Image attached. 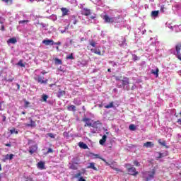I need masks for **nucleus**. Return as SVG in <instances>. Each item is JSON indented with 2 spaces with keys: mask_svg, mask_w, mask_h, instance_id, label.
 I'll list each match as a JSON object with an SVG mask.
<instances>
[{
  "mask_svg": "<svg viewBox=\"0 0 181 181\" xmlns=\"http://www.w3.org/2000/svg\"><path fill=\"white\" fill-rule=\"evenodd\" d=\"M47 135L49 136V138L54 139V134H53V133H48Z\"/></svg>",
  "mask_w": 181,
  "mask_h": 181,
  "instance_id": "obj_43",
  "label": "nucleus"
},
{
  "mask_svg": "<svg viewBox=\"0 0 181 181\" xmlns=\"http://www.w3.org/2000/svg\"><path fill=\"white\" fill-rule=\"evenodd\" d=\"M1 30L2 31L5 30V27L4 25L1 26Z\"/></svg>",
  "mask_w": 181,
  "mask_h": 181,
  "instance_id": "obj_60",
  "label": "nucleus"
},
{
  "mask_svg": "<svg viewBox=\"0 0 181 181\" xmlns=\"http://www.w3.org/2000/svg\"><path fill=\"white\" fill-rule=\"evenodd\" d=\"M55 64H63V62L59 58L54 59Z\"/></svg>",
  "mask_w": 181,
  "mask_h": 181,
  "instance_id": "obj_27",
  "label": "nucleus"
},
{
  "mask_svg": "<svg viewBox=\"0 0 181 181\" xmlns=\"http://www.w3.org/2000/svg\"><path fill=\"white\" fill-rule=\"evenodd\" d=\"M5 146H8L9 148H11V146H12V144H6Z\"/></svg>",
  "mask_w": 181,
  "mask_h": 181,
  "instance_id": "obj_56",
  "label": "nucleus"
},
{
  "mask_svg": "<svg viewBox=\"0 0 181 181\" xmlns=\"http://www.w3.org/2000/svg\"><path fill=\"white\" fill-rule=\"evenodd\" d=\"M156 174V170L153 169L151 171H146L143 173V177L146 180V181L152 180V179L155 178V175Z\"/></svg>",
  "mask_w": 181,
  "mask_h": 181,
  "instance_id": "obj_2",
  "label": "nucleus"
},
{
  "mask_svg": "<svg viewBox=\"0 0 181 181\" xmlns=\"http://www.w3.org/2000/svg\"><path fill=\"white\" fill-rule=\"evenodd\" d=\"M10 133L12 134H18V131L16 130V129L13 128L12 129L10 130Z\"/></svg>",
  "mask_w": 181,
  "mask_h": 181,
  "instance_id": "obj_36",
  "label": "nucleus"
},
{
  "mask_svg": "<svg viewBox=\"0 0 181 181\" xmlns=\"http://www.w3.org/2000/svg\"><path fill=\"white\" fill-rule=\"evenodd\" d=\"M38 83H40V84H47V81L48 80H43V78H42V76H38L37 78Z\"/></svg>",
  "mask_w": 181,
  "mask_h": 181,
  "instance_id": "obj_15",
  "label": "nucleus"
},
{
  "mask_svg": "<svg viewBox=\"0 0 181 181\" xmlns=\"http://www.w3.org/2000/svg\"><path fill=\"white\" fill-rule=\"evenodd\" d=\"M17 42L18 40H16V37L10 38L8 40V43H11L12 45H15V43H16Z\"/></svg>",
  "mask_w": 181,
  "mask_h": 181,
  "instance_id": "obj_22",
  "label": "nucleus"
},
{
  "mask_svg": "<svg viewBox=\"0 0 181 181\" xmlns=\"http://www.w3.org/2000/svg\"><path fill=\"white\" fill-rule=\"evenodd\" d=\"M47 98H49V96L47 95H42V100L45 103L47 101Z\"/></svg>",
  "mask_w": 181,
  "mask_h": 181,
  "instance_id": "obj_37",
  "label": "nucleus"
},
{
  "mask_svg": "<svg viewBox=\"0 0 181 181\" xmlns=\"http://www.w3.org/2000/svg\"><path fill=\"white\" fill-rule=\"evenodd\" d=\"M59 70H60V71H63V69H62V66H60V67L59 68Z\"/></svg>",
  "mask_w": 181,
  "mask_h": 181,
  "instance_id": "obj_63",
  "label": "nucleus"
},
{
  "mask_svg": "<svg viewBox=\"0 0 181 181\" xmlns=\"http://www.w3.org/2000/svg\"><path fill=\"white\" fill-rule=\"evenodd\" d=\"M129 172V175H131L132 176H136L138 175V171H136V169L135 167H132V168H129V170H127Z\"/></svg>",
  "mask_w": 181,
  "mask_h": 181,
  "instance_id": "obj_7",
  "label": "nucleus"
},
{
  "mask_svg": "<svg viewBox=\"0 0 181 181\" xmlns=\"http://www.w3.org/2000/svg\"><path fill=\"white\" fill-rule=\"evenodd\" d=\"M13 0H2V2H5L6 4H10L12 5V2Z\"/></svg>",
  "mask_w": 181,
  "mask_h": 181,
  "instance_id": "obj_39",
  "label": "nucleus"
},
{
  "mask_svg": "<svg viewBox=\"0 0 181 181\" xmlns=\"http://www.w3.org/2000/svg\"><path fill=\"white\" fill-rule=\"evenodd\" d=\"M151 74H154L156 78L159 77V69L156 68V70L151 69Z\"/></svg>",
  "mask_w": 181,
  "mask_h": 181,
  "instance_id": "obj_16",
  "label": "nucleus"
},
{
  "mask_svg": "<svg viewBox=\"0 0 181 181\" xmlns=\"http://www.w3.org/2000/svg\"><path fill=\"white\" fill-rule=\"evenodd\" d=\"M168 9V7L165 6V5H161L160 6V12H165V11H166Z\"/></svg>",
  "mask_w": 181,
  "mask_h": 181,
  "instance_id": "obj_32",
  "label": "nucleus"
},
{
  "mask_svg": "<svg viewBox=\"0 0 181 181\" xmlns=\"http://www.w3.org/2000/svg\"><path fill=\"white\" fill-rule=\"evenodd\" d=\"M90 156L93 157V159H100V158H101V157H100L99 154H95L94 153H90Z\"/></svg>",
  "mask_w": 181,
  "mask_h": 181,
  "instance_id": "obj_23",
  "label": "nucleus"
},
{
  "mask_svg": "<svg viewBox=\"0 0 181 181\" xmlns=\"http://www.w3.org/2000/svg\"><path fill=\"white\" fill-rule=\"evenodd\" d=\"M78 145L80 148H82V149H88V146L83 142H79Z\"/></svg>",
  "mask_w": 181,
  "mask_h": 181,
  "instance_id": "obj_21",
  "label": "nucleus"
},
{
  "mask_svg": "<svg viewBox=\"0 0 181 181\" xmlns=\"http://www.w3.org/2000/svg\"><path fill=\"white\" fill-rule=\"evenodd\" d=\"M61 11L62 12V16H66V15H67V13H69V9H67L66 8H62Z\"/></svg>",
  "mask_w": 181,
  "mask_h": 181,
  "instance_id": "obj_20",
  "label": "nucleus"
},
{
  "mask_svg": "<svg viewBox=\"0 0 181 181\" xmlns=\"http://www.w3.org/2000/svg\"><path fill=\"white\" fill-rule=\"evenodd\" d=\"M129 129L130 131H135L136 129V127H135V124H132L129 126Z\"/></svg>",
  "mask_w": 181,
  "mask_h": 181,
  "instance_id": "obj_28",
  "label": "nucleus"
},
{
  "mask_svg": "<svg viewBox=\"0 0 181 181\" xmlns=\"http://www.w3.org/2000/svg\"><path fill=\"white\" fill-rule=\"evenodd\" d=\"M13 80H15L14 77H11L8 79H6V81H8V83H12V81H13Z\"/></svg>",
  "mask_w": 181,
  "mask_h": 181,
  "instance_id": "obj_42",
  "label": "nucleus"
},
{
  "mask_svg": "<svg viewBox=\"0 0 181 181\" xmlns=\"http://www.w3.org/2000/svg\"><path fill=\"white\" fill-rule=\"evenodd\" d=\"M158 158H163V153H159Z\"/></svg>",
  "mask_w": 181,
  "mask_h": 181,
  "instance_id": "obj_54",
  "label": "nucleus"
},
{
  "mask_svg": "<svg viewBox=\"0 0 181 181\" xmlns=\"http://www.w3.org/2000/svg\"><path fill=\"white\" fill-rule=\"evenodd\" d=\"M158 15H159V11H153L151 12V16H153V18H157Z\"/></svg>",
  "mask_w": 181,
  "mask_h": 181,
  "instance_id": "obj_24",
  "label": "nucleus"
},
{
  "mask_svg": "<svg viewBox=\"0 0 181 181\" xmlns=\"http://www.w3.org/2000/svg\"><path fill=\"white\" fill-rule=\"evenodd\" d=\"M47 74V72H46V71H42L41 72V74H43V75Z\"/></svg>",
  "mask_w": 181,
  "mask_h": 181,
  "instance_id": "obj_58",
  "label": "nucleus"
},
{
  "mask_svg": "<svg viewBox=\"0 0 181 181\" xmlns=\"http://www.w3.org/2000/svg\"><path fill=\"white\" fill-rule=\"evenodd\" d=\"M133 60L134 62H136L137 60H139V57H138V56H136V54H134L133 55Z\"/></svg>",
  "mask_w": 181,
  "mask_h": 181,
  "instance_id": "obj_40",
  "label": "nucleus"
},
{
  "mask_svg": "<svg viewBox=\"0 0 181 181\" xmlns=\"http://www.w3.org/2000/svg\"><path fill=\"white\" fill-rule=\"evenodd\" d=\"M110 63H112L113 67L115 66H117V63H116V62H112V61H110Z\"/></svg>",
  "mask_w": 181,
  "mask_h": 181,
  "instance_id": "obj_53",
  "label": "nucleus"
},
{
  "mask_svg": "<svg viewBox=\"0 0 181 181\" xmlns=\"http://www.w3.org/2000/svg\"><path fill=\"white\" fill-rule=\"evenodd\" d=\"M116 81H122V84L117 85L118 88H123L126 91H129V78L122 76H115Z\"/></svg>",
  "mask_w": 181,
  "mask_h": 181,
  "instance_id": "obj_1",
  "label": "nucleus"
},
{
  "mask_svg": "<svg viewBox=\"0 0 181 181\" xmlns=\"http://www.w3.org/2000/svg\"><path fill=\"white\" fill-rule=\"evenodd\" d=\"M89 44L90 46H92V47H95L97 42H95V41H93V40H91L90 41H89Z\"/></svg>",
  "mask_w": 181,
  "mask_h": 181,
  "instance_id": "obj_29",
  "label": "nucleus"
},
{
  "mask_svg": "<svg viewBox=\"0 0 181 181\" xmlns=\"http://www.w3.org/2000/svg\"><path fill=\"white\" fill-rule=\"evenodd\" d=\"M81 13L84 15V16H90V15H91V11L88 8H83Z\"/></svg>",
  "mask_w": 181,
  "mask_h": 181,
  "instance_id": "obj_9",
  "label": "nucleus"
},
{
  "mask_svg": "<svg viewBox=\"0 0 181 181\" xmlns=\"http://www.w3.org/2000/svg\"><path fill=\"white\" fill-rule=\"evenodd\" d=\"M13 154H7L6 156V159H9V160H12L13 159Z\"/></svg>",
  "mask_w": 181,
  "mask_h": 181,
  "instance_id": "obj_30",
  "label": "nucleus"
},
{
  "mask_svg": "<svg viewBox=\"0 0 181 181\" xmlns=\"http://www.w3.org/2000/svg\"><path fill=\"white\" fill-rule=\"evenodd\" d=\"M47 153H53V149L52 148H48V151H47Z\"/></svg>",
  "mask_w": 181,
  "mask_h": 181,
  "instance_id": "obj_48",
  "label": "nucleus"
},
{
  "mask_svg": "<svg viewBox=\"0 0 181 181\" xmlns=\"http://www.w3.org/2000/svg\"><path fill=\"white\" fill-rule=\"evenodd\" d=\"M80 176H81V173H76V174L75 175V177H76V179H78V177H79Z\"/></svg>",
  "mask_w": 181,
  "mask_h": 181,
  "instance_id": "obj_47",
  "label": "nucleus"
},
{
  "mask_svg": "<svg viewBox=\"0 0 181 181\" xmlns=\"http://www.w3.org/2000/svg\"><path fill=\"white\" fill-rule=\"evenodd\" d=\"M37 166L38 169H40L41 170H43L44 169H45V163L43 161L38 162L37 164Z\"/></svg>",
  "mask_w": 181,
  "mask_h": 181,
  "instance_id": "obj_14",
  "label": "nucleus"
},
{
  "mask_svg": "<svg viewBox=\"0 0 181 181\" xmlns=\"http://www.w3.org/2000/svg\"><path fill=\"white\" fill-rule=\"evenodd\" d=\"M86 169H93V170H95L96 172L98 171V169L95 167V163H90L86 167Z\"/></svg>",
  "mask_w": 181,
  "mask_h": 181,
  "instance_id": "obj_10",
  "label": "nucleus"
},
{
  "mask_svg": "<svg viewBox=\"0 0 181 181\" xmlns=\"http://www.w3.org/2000/svg\"><path fill=\"white\" fill-rule=\"evenodd\" d=\"M86 40H87V39H86V37H81V42H84Z\"/></svg>",
  "mask_w": 181,
  "mask_h": 181,
  "instance_id": "obj_55",
  "label": "nucleus"
},
{
  "mask_svg": "<svg viewBox=\"0 0 181 181\" xmlns=\"http://www.w3.org/2000/svg\"><path fill=\"white\" fill-rule=\"evenodd\" d=\"M54 45H57V46H60L62 45L61 42H54Z\"/></svg>",
  "mask_w": 181,
  "mask_h": 181,
  "instance_id": "obj_50",
  "label": "nucleus"
},
{
  "mask_svg": "<svg viewBox=\"0 0 181 181\" xmlns=\"http://www.w3.org/2000/svg\"><path fill=\"white\" fill-rule=\"evenodd\" d=\"M125 168H127V170H129V169L134 168V166L132 165L129 164V163H127V164H125Z\"/></svg>",
  "mask_w": 181,
  "mask_h": 181,
  "instance_id": "obj_35",
  "label": "nucleus"
},
{
  "mask_svg": "<svg viewBox=\"0 0 181 181\" xmlns=\"http://www.w3.org/2000/svg\"><path fill=\"white\" fill-rule=\"evenodd\" d=\"M103 19L105 21V23H114L115 22V17H110L108 14L105 15Z\"/></svg>",
  "mask_w": 181,
  "mask_h": 181,
  "instance_id": "obj_4",
  "label": "nucleus"
},
{
  "mask_svg": "<svg viewBox=\"0 0 181 181\" xmlns=\"http://www.w3.org/2000/svg\"><path fill=\"white\" fill-rule=\"evenodd\" d=\"M73 160L75 165H78V163H80V158H78V157L74 158Z\"/></svg>",
  "mask_w": 181,
  "mask_h": 181,
  "instance_id": "obj_25",
  "label": "nucleus"
},
{
  "mask_svg": "<svg viewBox=\"0 0 181 181\" xmlns=\"http://www.w3.org/2000/svg\"><path fill=\"white\" fill-rule=\"evenodd\" d=\"M42 43L45 45V46H53L54 41H53V40H44Z\"/></svg>",
  "mask_w": 181,
  "mask_h": 181,
  "instance_id": "obj_8",
  "label": "nucleus"
},
{
  "mask_svg": "<svg viewBox=\"0 0 181 181\" xmlns=\"http://www.w3.org/2000/svg\"><path fill=\"white\" fill-rule=\"evenodd\" d=\"M134 165H135V166H140V163H139V162H138V160H134Z\"/></svg>",
  "mask_w": 181,
  "mask_h": 181,
  "instance_id": "obj_44",
  "label": "nucleus"
},
{
  "mask_svg": "<svg viewBox=\"0 0 181 181\" xmlns=\"http://www.w3.org/2000/svg\"><path fill=\"white\" fill-rule=\"evenodd\" d=\"M67 110H68V111H73L74 112H76V107L74 106V105L67 106Z\"/></svg>",
  "mask_w": 181,
  "mask_h": 181,
  "instance_id": "obj_19",
  "label": "nucleus"
},
{
  "mask_svg": "<svg viewBox=\"0 0 181 181\" xmlns=\"http://www.w3.org/2000/svg\"><path fill=\"white\" fill-rule=\"evenodd\" d=\"M78 22V21H77V19H74V21H73V24L74 25H77V23Z\"/></svg>",
  "mask_w": 181,
  "mask_h": 181,
  "instance_id": "obj_49",
  "label": "nucleus"
},
{
  "mask_svg": "<svg viewBox=\"0 0 181 181\" xmlns=\"http://www.w3.org/2000/svg\"><path fill=\"white\" fill-rule=\"evenodd\" d=\"M36 125H37V124H36V122L34 121V120H32V119H30V123L26 124H25V127H30V128H35Z\"/></svg>",
  "mask_w": 181,
  "mask_h": 181,
  "instance_id": "obj_13",
  "label": "nucleus"
},
{
  "mask_svg": "<svg viewBox=\"0 0 181 181\" xmlns=\"http://www.w3.org/2000/svg\"><path fill=\"white\" fill-rule=\"evenodd\" d=\"M115 170L117 172H122V170H119L118 168H115Z\"/></svg>",
  "mask_w": 181,
  "mask_h": 181,
  "instance_id": "obj_59",
  "label": "nucleus"
},
{
  "mask_svg": "<svg viewBox=\"0 0 181 181\" xmlns=\"http://www.w3.org/2000/svg\"><path fill=\"white\" fill-rule=\"evenodd\" d=\"M177 122H178V124H179L180 125H181V119H178L177 121Z\"/></svg>",
  "mask_w": 181,
  "mask_h": 181,
  "instance_id": "obj_57",
  "label": "nucleus"
},
{
  "mask_svg": "<svg viewBox=\"0 0 181 181\" xmlns=\"http://www.w3.org/2000/svg\"><path fill=\"white\" fill-rule=\"evenodd\" d=\"M82 122H85L84 127H91V125L93 124V123L91 122V119L88 118V117H83L82 119Z\"/></svg>",
  "mask_w": 181,
  "mask_h": 181,
  "instance_id": "obj_5",
  "label": "nucleus"
},
{
  "mask_svg": "<svg viewBox=\"0 0 181 181\" xmlns=\"http://www.w3.org/2000/svg\"><path fill=\"white\" fill-rule=\"evenodd\" d=\"M36 151H37V146H31L30 147L29 153H30V155H33V153L36 152Z\"/></svg>",
  "mask_w": 181,
  "mask_h": 181,
  "instance_id": "obj_12",
  "label": "nucleus"
},
{
  "mask_svg": "<svg viewBox=\"0 0 181 181\" xmlns=\"http://www.w3.org/2000/svg\"><path fill=\"white\" fill-rule=\"evenodd\" d=\"M63 135H64V136H66V135H67V132H64V133H63Z\"/></svg>",
  "mask_w": 181,
  "mask_h": 181,
  "instance_id": "obj_62",
  "label": "nucleus"
},
{
  "mask_svg": "<svg viewBox=\"0 0 181 181\" xmlns=\"http://www.w3.org/2000/svg\"><path fill=\"white\" fill-rule=\"evenodd\" d=\"M18 66H21V67H25V65L23 63H22V61H20L18 63Z\"/></svg>",
  "mask_w": 181,
  "mask_h": 181,
  "instance_id": "obj_45",
  "label": "nucleus"
},
{
  "mask_svg": "<svg viewBox=\"0 0 181 181\" xmlns=\"http://www.w3.org/2000/svg\"><path fill=\"white\" fill-rule=\"evenodd\" d=\"M105 142H107V135H103V137H102V139H100L99 141V144L100 145H104V144H105Z\"/></svg>",
  "mask_w": 181,
  "mask_h": 181,
  "instance_id": "obj_18",
  "label": "nucleus"
},
{
  "mask_svg": "<svg viewBox=\"0 0 181 181\" xmlns=\"http://www.w3.org/2000/svg\"><path fill=\"white\" fill-rule=\"evenodd\" d=\"M78 181H86V179H84L83 177H81L78 179Z\"/></svg>",
  "mask_w": 181,
  "mask_h": 181,
  "instance_id": "obj_52",
  "label": "nucleus"
},
{
  "mask_svg": "<svg viewBox=\"0 0 181 181\" xmlns=\"http://www.w3.org/2000/svg\"><path fill=\"white\" fill-rule=\"evenodd\" d=\"M69 168L72 169V170H77V167L74 163L71 164Z\"/></svg>",
  "mask_w": 181,
  "mask_h": 181,
  "instance_id": "obj_34",
  "label": "nucleus"
},
{
  "mask_svg": "<svg viewBox=\"0 0 181 181\" xmlns=\"http://www.w3.org/2000/svg\"><path fill=\"white\" fill-rule=\"evenodd\" d=\"M90 19H95V16H90Z\"/></svg>",
  "mask_w": 181,
  "mask_h": 181,
  "instance_id": "obj_64",
  "label": "nucleus"
},
{
  "mask_svg": "<svg viewBox=\"0 0 181 181\" xmlns=\"http://www.w3.org/2000/svg\"><path fill=\"white\" fill-rule=\"evenodd\" d=\"M114 107V102H110L108 105H105V108L109 109L112 108Z\"/></svg>",
  "mask_w": 181,
  "mask_h": 181,
  "instance_id": "obj_26",
  "label": "nucleus"
},
{
  "mask_svg": "<svg viewBox=\"0 0 181 181\" xmlns=\"http://www.w3.org/2000/svg\"><path fill=\"white\" fill-rule=\"evenodd\" d=\"M90 52H92V53H95V54H98V56H104L105 53V51L101 52L100 49H91Z\"/></svg>",
  "mask_w": 181,
  "mask_h": 181,
  "instance_id": "obj_6",
  "label": "nucleus"
},
{
  "mask_svg": "<svg viewBox=\"0 0 181 181\" xmlns=\"http://www.w3.org/2000/svg\"><path fill=\"white\" fill-rule=\"evenodd\" d=\"M28 22H29V21L28 20H23L19 21V23H28Z\"/></svg>",
  "mask_w": 181,
  "mask_h": 181,
  "instance_id": "obj_46",
  "label": "nucleus"
},
{
  "mask_svg": "<svg viewBox=\"0 0 181 181\" xmlns=\"http://www.w3.org/2000/svg\"><path fill=\"white\" fill-rule=\"evenodd\" d=\"M100 159L101 160H103V162H104L105 163H106V165H107L108 166H110V163H108V162H107V160H105V158H100Z\"/></svg>",
  "mask_w": 181,
  "mask_h": 181,
  "instance_id": "obj_41",
  "label": "nucleus"
},
{
  "mask_svg": "<svg viewBox=\"0 0 181 181\" xmlns=\"http://www.w3.org/2000/svg\"><path fill=\"white\" fill-rule=\"evenodd\" d=\"M158 143L160 144V145H162V146H165V148H168V146H166V141H161V140L159 139Z\"/></svg>",
  "mask_w": 181,
  "mask_h": 181,
  "instance_id": "obj_31",
  "label": "nucleus"
},
{
  "mask_svg": "<svg viewBox=\"0 0 181 181\" xmlns=\"http://www.w3.org/2000/svg\"><path fill=\"white\" fill-rule=\"evenodd\" d=\"M175 53L177 59L181 61V42L175 45Z\"/></svg>",
  "mask_w": 181,
  "mask_h": 181,
  "instance_id": "obj_3",
  "label": "nucleus"
},
{
  "mask_svg": "<svg viewBox=\"0 0 181 181\" xmlns=\"http://www.w3.org/2000/svg\"><path fill=\"white\" fill-rule=\"evenodd\" d=\"M143 146L146 148H153V146H154V144L152 143V141H147L144 143Z\"/></svg>",
  "mask_w": 181,
  "mask_h": 181,
  "instance_id": "obj_17",
  "label": "nucleus"
},
{
  "mask_svg": "<svg viewBox=\"0 0 181 181\" xmlns=\"http://www.w3.org/2000/svg\"><path fill=\"white\" fill-rule=\"evenodd\" d=\"M66 59L67 60H74V57L73 56V53H71L69 55L66 56Z\"/></svg>",
  "mask_w": 181,
  "mask_h": 181,
  "instance_id": "obj_33",
  "label": "nucleus"
},
{
  "mask_svg": "<svg viewBox=\"0 0 181 181\" xmlns=\"http://www.w3.org/2000/svg\"><path fill=\"white\" fill-rule=\"evenodd\" d=\"M59 94H61V95H64V94H66V92L64 90L60 91Z\"/></svg>",
  "mask_w": 181,
  "mask_h": 181,
  "instance_id": "obj_51",
  "label": "nucleus"
},
{
  "mask_svg": "<svg viewBox=\"0 0 181 181\" xmlns=\"http://www.w3.org/2000/svg\"><path fill=\"white\" fill-rule=\"evenodd\" d=\"M24 103H25V105H24L25 108H28V107H29V104H30V103H29L26 100H24Z\"/></svg>",
  "mask_w": 181,
  "mask_h": 181,
  "instance_id": "obj_38",
  "label": "nucleus"
},
{
  "mask_svg": "<svg viewBox=\"0 0 181 181\" xmlns=\"http://www.w3.org/2000/svg\"><path fill=\"white\" fill-rule=\"evenodd\" d=\"M17 87H18V90H19V88H21V85H19L18 83L16 84Z\"/></svg>",
  "mask_w": 181,
  "mask_h": 181,
  "instance_id": "obj_61",
  "label": "nucleus"
},
{
  "mask_svg": "<svg viewBox=\"0 0 181 181\" xmlns=\"http://www.w3.org/2000/svg\"><path fill=\"white\" fill-rule=\"evenodd\" d=\"M102 125V123L100 122V121H96L95 122H93L90 127H92V128H100V127H101Z\"/></svg>",
  "mask_w": 181,
  "mask_h": 181,
  "instance_id": "obj_11",
  "label": "nucleus"
}]
</instances>
